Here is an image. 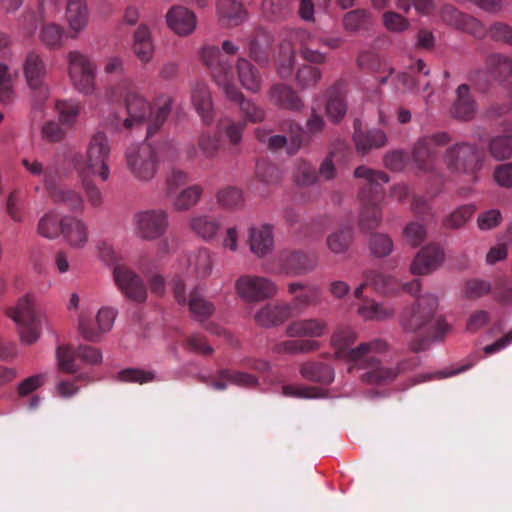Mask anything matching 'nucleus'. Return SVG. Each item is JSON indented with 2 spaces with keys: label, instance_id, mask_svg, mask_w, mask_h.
<instances>
[{
  "label": "nucleus",
  "instance_id": "nucleus-60",
  "mask_svg": "<svg viewBox=\"0 0 512 512\" xmlns=\"http://www.w3.org/2000/svg\"><path fill=\"white\" fill-rule=\"evenodd\" d=\"M257 176L260 182L267 186L276 185L281 180L278 168L264 161L257 163Z\"/></svg>",
  "mask_w": 512,
  "mask_h": 512
},
{
  "label": "nucleus",
  "instance_id": "nucleus-51",
  "mask_svg": "<svg viewBox=\"0 0 512 512\" xmlns=\"http://www.w3.org/2000/svg\"><path fill=\"white\" fill-rule=\"evenodd\" d=\"M321 75L322 73L319 68L304 64L297 69L295 81L300 89H308L317 85Z\"/></svg>",
  "mask_w": 512,
  "mask_h": 512
},
{
  "label": "nucleus",
  "instance_id": "nucleus-54",
  "mask_svg": "<svg viewBox=\"0 0 512 512\" xmlns=\"http://www.w3.org/2000/svg\"><path fill=\"white\" fill-rule=\"evenodd\" d=\"M59 119L63 124L73 125L81 112V105L73 100H58L55 103Z\"/></svg>",
  "mask_w": 512,
  "mask_h": 512
},
{
  "label": "nucleus",
  "instance_id": "nucleus-8",
  "mask_svg": "<svg viewBox=\"0 0 512 512\" xmlns=\"http://www.w3.org/2000/svg\"><path fill=\"white\" fill-rule=\"evenodd\" d=\"M378 354H369V356L359 361L355 366L365 369L361 379L368 384H387L394 381L398 375L414 369L418 365L416 357L408 360H403L395 366H387L382 364L377 358Z\"/></svg>",
  "mask_w": 512,
  "mask_h": 512
},
{
  "label": "nucleus",
  "instance_id": "nucleus-27",
  "mask_svg": "<svg viewBox=\"0 0 512 512\" xmlns=\"http://www.w3.org/2000/svg\"><path fill=\"white\" fill-rule=\"evenodd\" d=\"M62 236L64 241L73 249L84 248L89 241L87 225L80 219L65 216Z\"/></svg>",
  "mask_w": 512,
  "mask_h": 512
},
{
  "label": "nucleus",
  "instance_id": "nucleus-38",
  "mask_svg": "<svg viewBox=\"0 0 512 512\" xmlns=\"http://www.w3.org/2000/svg\"><path fill=\"white\" fill-rule=\"evenodd\" d=\"M269 95L271 101L282 108L299 110L302 107L301 99L290 86L276 84L271 88Z\"/></svg>",
  "mask_w": 512,
  "mask_h": 512
},
{
  "label": "nucleus",
  "instance_id": "nucleus-17",
  "mask_svg": "<svg viewBox=\"0 0 512 512\" xmlns=\"http://www.w3.org/2000/svg\"><path fill=\"white\" fill-rule=\"evenodd\" d=\"M328 323L325 319L310 317L291 321L285 328L289 338L310 339L321 338L328 332Z\"/></svg>",
  "mask_w": 512,
  "mask_h": 512
},
{
  "label": "nucleus",
  "instance_id": "nucleus-48",
  "mask_svg": "<svg viewBox=\"0 0 512 512\" xmlns=\"http://www.w3.org/2000/svg\"><path fill=\"white\" fill-rule=\"evenodd\" d=\"M319 44L317 43V37L306 35L301 39L300 55L301 57L310 63L323 64L326 62V56L324 53L318 50Z\"/></svg>",
  "mask_w": 512,
  "mask_h": 512
},
{
  "label": "nucleus",
  "instance_id": "nucleus-32",
  "mask_svg": "<svg viewBox=\"0 0 512 512\" xmlns=\"http://www.w3.org/2000/svg\"><path fill=\"white\" fill-rule=\"evenodd\" d=\"M217 13L220 22L231 27L240 25L247 17L242 4L235 0H218Z\"/></svg>",
  "mask_w": 512,
  "mask_h": 512
},
{
  "label": "nucleus",
  "instance_id": "nucleus-61",
  "mask_svg": "<svg viewBox=\"0 0 512 512\" xmlns=\"http://www.w3.org/2000/svg\"><path fill=\"white\" fill-rule=\"evenodd\" d=\"M370 250L377 257L387 256L393 250V242L387 235L375 234L370 239Z\"/></svg>",
  "mask_w": 512,
  "mask_h": 512
},
{
  "label": "nucleus",
  "instance_id": "nucleus-5",
  "mask_svg": "<svg viewBox=\"0 0 512 512\" xmlns=\"http://www.w3.org/2000/svg\"><path fill=\"white\" fill-rule=\"evenodd\" d=\"M8 316L17 326L20 341L25 345H33L42 334V324L46 317L37 313L32 295H24L8 310Z\"/></svg>",
  "mask_w": 512,
  "mask_h": 512
},
{
  "label": "nucleus",
  "instance_id": "nucleus-53",
  "mask_svg": "<svg viewBox=\"0 0 512 512\" xmlns=\"http://www.w3.org/2000/svg\"><path fill=\"white\" fill-rule=\"evenodd\" d=\"M358 313L365 320H383L392 317L394 310L374 301H366L359 306Z\"/></svg>",
  "mask_w": 512,
  "mask_h": 512
},
{
  "label": "nucleus",
  "instance_id": "nucleus-15",
  "mask_svg": "<svg viewBox=\"0 0 512 512\" xmlns=\"http://www.w3.org/2000/svg\"><path fill=\"white\" fill-rule=\"evenodd\" d=\"M116 317L117 310L108 306L101 307L94 320L81 314L78 319L79 332L86 340L97 341L112 329Z\"/></svg>",
  "mask_w": 512,
  "mask_h": 512
},
{
  "label": "nucleus",
  "instance_id": "nucleus-43",
  "mask_svg": "<svg viewBox=\"0 0 512 512\" xmlns=\"http://www.w3.org/2000/svg\"><path fill=\"white\" fill-rule=\"evenodd\" d=\"M295 63V50L290 41H283L279 46L276 58V71L281 78H288L292 74Z\"/></svg>",
  "mask_w": 512,
  "mask_h": 512
},
{
  "label": "nucleus",
  "instance_id": "nucleus-34",
  "mask_svg": "<svg viewBox=\"0 0 512 512\" xmlns=\"http://www.w3.org/2000/svg\"><path fill=\"white\" fill-rule=\"evenodd\" d=\"M229 384L238 386H253L256 384V378L252 375L238 371L222 370L216 378L209 382V385L215 390H225Z\"/></svg>",
  "mask_w": 512,
  "mask_h": 512
},
{
  "label": "nucleus",
  "instance_id": "nucleus-26",
  "mask_svg": "<svg viewBox=\"0 0 512 512\" xmlns=\"http://www.w3.org/2000/svg\"><path fill=\"white\" fill-rule=\"evenodd\" d=\"M292 316V308L286 303H269L259 309L254 319L260 326L273 327Z\"/></svg>",
  "mask_w": 512,
  "mask_h": 512
},
{
  "label": "nucleus",
  "instance_id": "nucleus-41",
  "mask_svg": "<svg viewBox=\"0 0 512 512\" xmlns=\"http://www.w3.org/2000/svg\"><path fill=\"white\" fill-rule=\"evenodd\" d=\"M486 69L496 80L510 79L512 77V58L501 54H492L486 59Z\"/></svg>",
  "mask_w": 512,
  "mask_h": 512
},
{
  "label": "nucleus",
  "instance_id": "nucleus-21",
  "mask_svg": "<svg viewBox=\"0 0 512 512\" xmlns=\"http://www.w3.org/2000/svg\"><path fill=\"white\" fill-rule=\"evenodd\" d=\"M180 265L186 267L187 273L196 279H206L213 271V254L207 248H200L191 252Z\"/></svg>",
  "mask_w": 512,
  "mask_h": 512
},
{
  "label": "nucleus",
  "instance_id": "nucleus-9",
  "mask_svg": "<svg viewBox=\"0 0 512 512\" xmlns=\"http://www.w3.org/2000/svg\"><path fill=\"white\" fill-rule=\"evenodd\" d=\"M68 76L73 87L84 95H92L96 90V64L79 51H70L66 56Z\"/></svg>",
  "mask_w": 512,
  "mask_h": 512
},
{
  "label": "nucleus",
  "instance_id": "nucleus-19",
  "mask_svg": "<svg viewBox=\"0 0 512 512\" xmlns=\"http://www.w3.org/2000/svg\"><path fill=\"white\" fill-rule=\"evenodd\" d=\"M444 260L443 248L437 244H429L423 247L414 257L410 270L412 274L428 275L437 270Z\"/></svg>",
  "mask_w": 512,
  "mask_h": 512
},
{
  "label": "nucleus",
  "instance_id": "nucleus-30",
  "mask_svg": "<svg viewBox=\"0 0 512 512\" xmlns=\"http://www.w3.org/2000/svg\"><path fill=\"white\" fill-rule=\"evenodd\" d=\"M477 112V105L470 95L469 86L461 84L456 90V100L454 101L451 113L453 117L468 121L471 120Z\"/></svg>",
  "mask_w": 512,
  "mask_h": 512
},
{
  "label": "nucleus",
  "instance_id": "nucleus-23",
  "mask_svg": "<svg viewBox=\"0 0 512 512\" xmlns=\"http://www.w3.org/2000/svg\"><path fill=\"white\" fill-rule=\"evenodd\" d=\"M288 291L290 294H295L290 305L292 311L303 312L309 307L320 305L322 302L321 291L314 285L293 282L288 285Z\"/></svg>",
  "mask_w": 512,
  "mask_h": 512
},
{
  "label": "nucleus",
  "instance_id": "nucleus-10",
  "mask_svg": "<svg viewBox=\"0 0 512 512\" xmlns=\"http://www.w3.org/2000/svg\"><path fill=\"white\" fill-rule=\"evenodd\" d=\"M126 162L129 171L140 181H149L157 173V156L148 143L132 145L126 151Z\"/></svg>",
  "mask_w": 512,
  "mask_h": 512
},
{
  "label": "nucleus",
  "instance_id": "nucleus-29",
  "mask_svg": "<svg viewBox=\"0 0 512 512\" xmlns=\"http://www.w3.org/2000/svg\"><path fill=\"white\" fill-rule=\"evenodd\" d=\"M66 21L72 37H77L86 29L89 22V11L85 0H68Z\"/></svg>",
  "mask_w": 512,
  "mask_h": 512
},
{
  "label": "nucleus",
  "instance_id": "nucleus-45",
  "mask_svg": "<svg viewBox=\"0 0 512 512\" xmlns=\"http://www.w3.org/2000/svg\"><path fill=\"white\" fill-rule=\"evenodd\" d=\"M39 38L42 44L50 49L60 48L65 39L64 28L56 23H47L42 26Z\"/></svg>",
  "mask_w": 512,
  "mask_h": 512
},
{
  "label": "nucleus",
  "instance_id": "nucleus-58",
  "mask_svg": "<svg viewBox=\"0 0 512 512\" xmlns=\"http://www.w3.org/2000/svg\"><path fill=\"white\" fill-rule=\"evenodd\" d=\"M201 154L208 159L214 158L220 149V138L209 132H203L198 139Z\"/></svg>",
  "mask_w": 512,
  "mask_h": 512
},
{
  "label": "nucleus",
  "instance_id": "nucleus-55",
  "mask_svg": "<svg viewBox=\"0 0 512 512\" xmlns=\"http://www.w3.org/2000/svg\"><path fill=\"white\" fill-rule=\"evenodd\" d=\"M382 23L392 33H403L410 28V21L404 15L388 10L382 15Z\"/></svg>",
  "mask_w": 512,
  "mask_h": 512
},
{
  "label": "nucleus",
  "instance_id": "nucleus-52",
  "mask_svg": "<svg viewBox=\"0 0 512 512\" xmlns=\"http://www.w3.org/2000/svg\"><path fill=\"white\" fill-rule=\"evenodd\" d=\"M371 22V13L366 9H355L347 12L343 18V26L345 30L355 32Z\"/></svg>",
  "mask_w": 512,
  "mask_h": 512
},
{
  "label": "nucleus",
  "instance_id": "nucleus-2",
  "mask_svg": "<svg viewBox=\"0 0 512 512\" xmlns=\"http://www.w3.org/2000/svg\"><path fill=\"white\" fill-rule=\"evenodd\" d=\"M201 55L203 62L209 67L215 83L229 100L239 105L245 119L252 123L263 121L264 109L243 96L235 85L234 73L230 64L223 58L219 49L213 46L204 47Z\"/></svg>",
  "mask_w": 512,
  "mask_h": 512
},
{
  "label": "nucleus",
  "instance_id": "nucleus-40",
  "mask_svg": "<svg viewBox=\"0 0 512 512\" xmlns=\"http://www.w3.org/2000/svg\"><path fill=\"white\" fill-rule=\"evenodd\" d=\"M353 242V231L345 226L331 232L326 238V246L335 255L345 254Z\"/></svg>",
  "mask_w": 512,
  "mask_h": 512
},
{
  "label": "nucleus",
  "instance_id": "nucleus-62",
  "mask_svg": "<svg viewBox=\"0 0 512 512\" xmlns=\"http://www.w3.org/2000/svg\"><path fill=\"white\" fill-rule=\"evenodd\" d=\"M458 30L471 34L475 37L482 38L487 34V29L485 26L473 16L464 14L459 26Z\"/></svg>",
  "mask_w": 512,
  "mask_h": 512
},
{
  "label": "nucleus",
  "instance_id": "nucleus-49",
  "mask_svg": "<svg viewBox=\"0 0 512 512\" xmlns=\"http://www.w3.org/2000/svg\"><path fill=\"white\" fill-rule=\"evenodd\" d=\"M218 129L230 145L237 146L242 140L245 124L236 122L230 118H225L219 121Z\"/></svg>",
  "mask_w": 512,
  "mask_h": 512
},
{
  "label": "nucleus",
  "instance_id": "nucleus-42",
  "mask_svg": "<svg viewBox=\"0 0 512 512\" xmlns=\"http://www.w3.org/2000/svg\"><path fill=\"white\" fill-rule=\"evenodd\" d=\"M300 374L303 378L314 381L329 384L334 379V372L332 368L326 364L318 362H306L300 367Z\"/></svg>",
  "mask_w": 512,
  "mask_h": 512
},
{
  "label": "nucleus",
  "instance_id": "nucleus-20",
  "mask_svg": "<svg viewBox=\"0 0 512 512\" xmlns=\"http://www.w3.org/2000/svg\"><path fill=\"white\" fill-rule=\"evenodd\" d=\"M114 279L119 289L131 300L143 302L147 293L141 279L131 270L124 266H116Z\"/></svg>",
  "mask_w": 512,
  "mask_h": 512
},
{
  "label": "nucleus",
  "instance_id": "nucleus-11",
  "mask_svg": "<svg viewBox=\"0 0 512 512\" xmlns=\"http://www.w3.org/2000/svg\"><path fill=\"white\" fill-rule=\"evenodd\" d=\"M438 307L434 295H425L407 307L401 315V326L407 332H416L432 323Z\"/></svg>",
  "mask_w": 512,
  "mask_h": 512
},
{
  "label": "nucleus",
  "instance_id": "nucleus-31",
  "mask_svg": "<svg viewBox=\"0 0 512 512\" xmlns=\"http://www.w3.org/2000/svg\"><path fill=\"white\" fill-rule=\"evenodd\" d=\"M281 264L285 273L289 275H303L312 271L316 266L314 259L299 251L283 254Z\"/></svg>",
  "mask_w": 512,
  "mask_h": 512
},
{
  "label": "nucleus",
  "instance_id": "nucleus-25",
  "mask_svg": "<svg viewBox=\"0 0 512 512\" xmlns=\"http://www.w3.org/2000/svg\"><path fill=\"white\" fill-rule=\"evenodd\" d=\"M190 231L205 242L215 240L222 229L221 220L209 214H195L188 221Z\"/></svg>",
  "mask_w": 512,
  "mask_h": 512
},
{
  "label": "nucleus",
  "instance_id": "nucleus-16",
  "mask_svg": "<svg viewBox=\"0 0 512 512\" xmlns=\"http://www.w3.org/2000/svg\"><path fill=\"white\" fill-rule=\"evenodd\" d=\"M23 76L27 86L36 92L40 98L48 97V88L45 84L47 65L42 56L36 51H30L22 64Z\"/></svg>",
  "mask_w": 512,
  "mask_h": 512
},
{
  "label": "nucleus",
  "instance_id": "nucleus-44",
  "mask_svg": "<svg viewBox=\"0 0 512 512\" xmlns=\"http://www.w3.org/2000/svg\"><path fill=\"white\" fill-rule=\"evenodd\" d=\"M202 188L199 185H191L173 195L172 206L176 211H187L195 206L202 196Z\"/></svg>",
  "mask_w": 512,
  "mask_h": 512
},
{
  "label": "nucleus",
  "instance_id": "nucleus-12",
  "mask_svg": "<svg viewBox=\"0 0 512 512\" xmlns=\"http://www.w3.org/2000/svg\"><path fill=\"white\" fill-rule=\"evenodd\" d=\"M168 225V213L163 209L140 211L133 217L135 235L143 240H156L162 237Z\"/></svg>",
  "mask_w": 512,
  "mask_h": 512
},
{
  "label": "nucleus",
  "instance_id": "nucleus-3",
  "mask_svg": "<svg viewBox=\"0 0 512 512\" xmlns=\"http://www.w3.org/2000/svg\"><path fill=\"white\" fill-rule=\"evenodd\" d=\"M356 178L364 179L361 192L362 209L360 223L364 228H372L380 221L379 204L383 199L382 184L388 183V176L381 171L359 166L354 171Z\"/></svg>",
  "mask_w": 512,
  "mask_h": 512
},
{
  "label": "nucleus",
  "instance_id": "nucleus-46",
  "mask_svg": "<svg viewBox=\"0 0 512 512\" xmlns=\"http://www.w3.org/2000/svg\"><path fill=\"white\" fill-rule=\"evenodd\" d=\"M56 364L61 372L75 374L79 368L75 362V353L72 346L67 344L58 345L56 348Z\"/></svg>",
  "mask_w": 512,
  "mask_h": 512
},
{
  "label": "nucleus",
  "instance_id": "nucleus-14",
  "mask_svg": "<svg viewBox=\"0 0 512 512\" xmlns=\"http://www.w3.org/2000/svg\"><path fill=\"white\" fill-rule=\"evenodd\" d=\"M444 161L452 173L474 175L481 167L480 153L476 147L468 144H456L447 150Z\"/></svg>",
  "mask_w": 512,
  "mask_h": 512
},
{
  "label": "nucleus",
  "instance_id": "nucleus-63",
  "mask_svg": "<svg viewBox=\"0 0 512 512\" xmlns=\"http://www.w3.org/2000/svg\"><path fill=\"white\" fill-rule=\"evenodd\" d=\"M293 178L299 185H310L316 181V173L309 163L301 161L294 168Z\"/></svg>",
  "mask_w": 512,
  "mask_h": 512
},
{
  "label": "nucleus",
  "instance_id": "nucleus-50",
  "mask_svg": "<svg viewBox=\"0 0 512 512\" xmlns=\"http://www.w3.org/2000/svg\"><path fill=\"white\" fill-rule=\"evenodd\" d=\"M488 150L496 160L509 159L512 156V135H500L493 137Z\"/></svg>",
  "mask_w": 512,
  "mask_h": 512
},
{
  "label": "nucleus",
  "instance_id": "nucleus-36",
  "mask_svg": "<svg viewBox=\"0 0 512 512\" xmlns=\"http://www.w3.org/2000/svg\"><path fill=\"white\" fill-rule=\"evenodd\" d=\"M320 344L316 340L292 338L276 343L272 351L278 354H306L317 351Z\"/></svg>",
  "mask_w": 512,
  "mask_h": 512
},
{
  "label": "nucleus",
  "instance_id": "nucleus-18",
  "mask_svg": "<svg viewBox=\"0 0 512 512\" xmlns=\"http://www.w3.org/2000/svg\"><path fill=\"white\" fill-rule=\"evenodd\" d=\"M449 141V135L444 132L421 138L413 150L414 161L418 167L423 170L431 169L435 157V149Z\"/></svg>",
  "mask_w": 512,
  "mask_h": 512
},
{
  "label": "nucleus",
  "instance_id": "nucleus-33",
  "mask_svg": "<svg viewBox=\"0 0 512 512\" xmlns=\"http://www.w3.org/2000/svg\"><path fill=\"white\" fill-rule=\"evenodd\" d=\"M192 103L197 113L205 124L213 120V104L208 87L205 84H197L192 91Z\"/></svg>",
  "mask_w": 512,
  "mask_h": 512
},
{
  "label": "nucleus",
  "instance_id": "nucleus-7",
  "mask_svg": "<svg viewBox=\"0 0 512 512\" xmlns=\"http://www.w3.org/2000/svg\"><path fill=\"white\" fill-rule=\"evenodd\" d=\"M21 163L31 175L42 179L50 198L55 203L64 204L71 210L83 208L81 196L77 192L57 184L51 171L45 168L40 161L34 158H24Z\"/></svg>",
  "mask_w": 512,
  "mask_h": 512
},
{
  "label": "nucleus",
  "instance_id": "nucleus-28",
  "mask_svg": "<svg viewBox=\"0 0 512 512\" xmlns=\"http://www.w3.org/2000/svg\"><path fill=\"white\" fill-rule=\"evenodd\" d=\"M132 51L142 64H148L153 60L155 46L148 26L140 25L134 31Z\"/></svg>",
  "mask_w": 512,
  "mask_h": 512
},
{
  "label": "nucleus",
  "instance_id": "nucleus-35",
  "mask_svg": "<svg viewBox=\"0 0 512 512\" xmlns=\"http://www.w3.org/2000/svg\"><path fill=\"white\" fill-rule=\"evenodd\" d=\"M238 79L244 89L257 93L261 88V76L256 67L244 58H239L236 63Z\"/></svg>",
  "mask_w": 512,
  "mask_h": 512
},
{
  "label": "nucleus",
  "instance_id": "nucleus-37",
  "mask_svg": "<svg viewBox=\"0 0 512 512\" xmlns=\"http://www.w3.org/2000/svg\"><path fill=\"white\" fill-rule=\"evenodd\" d=\"M64 217L54 211L46 212L38 221L37 234L43 238L54 240L62 235Z\"/></svg>",
  "mask_w": 512,
  "mask_h": 512
},
{
  "label": "nucleus",
  "instance_id": "nucleus-56",
  "mask_svg": "<svg viewBox=\"0 0 512 512\" xmlns=\"http://www.w3.org/2000/svg\"><path fill=\"white\" fill-rule=\"evenodd\" d=\"M155 378L156 376L154 372L135 368L123 369L117 374V379L121 382L138 384L152 382Z\"/></svg>",
  "mask_w": 512,
  "mask_h": 512
},
{
  "label": "nucleus",
  "instance_id": "nucleus-64",
  "mask_svg": "<svg viewBox=\"0 0 512 512\" xmlns=\"http://www.w3.org/2000/svg\"><path fill=\"white\" fill-rule=\"evenodd\" d=\"M188 174L182 170H172L166 179V194L168 197L175 195L178 190L188 183Z\"/></svg>",
  "mask_w": 512,
  "mask_h": 512
},
{
  "label": "nucleus",
  "instance_id": "nucleus-22",
  "mask_svg": "<svg viewBox=\"0 0 512 512\" xmlns=\"http://www.w3.org/2000/svg\"><path fill=\"white\" fill-rule=\"evenodd\" d=\"M247 244L257 257H264L273 250V227L269 224L252 225L248 229Z\"/></svg>",
  "mask_w": 512,
  "mask_h": 512
},
{
  "label": "nucleus",
  "instance_id": "nucleus-13",
  "mask_svg": "<svg viewBox=\"0 0 512 512\" xmlns=\"http://www.w3.org/2000/svg\"><path fill=\"white\" fill-rule=\"evenodd\" d=\"M235 290L241 299L248 303H257L272 298L277 294V286L270 279L243 275L235 282Z\"/></svg>",
  "mask_w": 512,
  "mask_h": 512
},
{
  "label": "nucleus",
  "instance_id": "nucleus-1",
  "mask_svg": "<svg viewBox=\"0 0 512 512\" xmlns=\"http://www.w3.org/2000/svg\"><path fill=\"white\" fill-rule=\"evenodd\" d=\"M122 96L128 114L123 121V126L131 128L143 123L150 116L151 122L147 129L148 135H152L160 128L172 108L170 100H166L152 112L150 103L140 94L129 79L119 81L117 84L108 87L105 92V98L110 102L118 101Z\"/></svg>",
  "mask_w": 512,
  "mask_h": 512
},
{
  "label": "nucleus",
  "instance_id": "nucleus-4",
  "mask_svg": "<svg viewBox=\"0 0 512 512\" xmlns=\"http://www.w3.org/2000/svg\"><path fill=\"white\" fill-rule=\"evenodd\" d=\"M356 340L355 332L349 327L337 328L331 336V346L337 359L356 364L366 359L369 354H384L388 351V344L382 339L363 342L352 348Z\"/></svg>",
  "mask_w": 512,
  "mask_h": 512
},
{
  "label": "nucleus",
  "instance_id": "nucleus-47",
  "mask_svg": "<svg viewBox=\"0 0 512 512\" xmlns=\"http://www.w3.org/2000/svg\"><path fill=\"white\" fill-rule=\"evenodd\" d=\"M217 203L225 209H237L243 206L244 196L241 189L228 186L220 189L216 194Z\"/></svg>",
  "mask_w": 512,
  "mask_h": 512
},
{
  "label": "nucleus",
  "instance_id": "nucleus-57",
  "mask_svg": "<svg viewBox=\"0 0 512 512\" xmlns=\"http://www.w3.org/2000/svg\"><path fill=\"white\" fill-rule=\"evenodd\" d=\"M326 112L331 121H340L347 112V104L344 97L338 93H331L327 101Z\"/></svg>",
  "mask_w": 512,
  "mask_h": 512
},
{
  "label": "nucleus",
  "instance_id": "nucleus-24",
  "mask_svg": "<svg viewBox=\"0 0 512 512\" xmlns=\"http://www.w3.org/2000/svg\"><path fill=\"white\" fill-rule=\"evenodd\" d=\"M168 27L179 36H187L196 29L195 14L183 6H173L166 13Z\"/></svg>",
  "mask_w": 512,
  "mask_h": 512
},
{
  "label": "nucleus",
  "instance_id": "nucleus-6",
  "mask_svg": "<svg viewBox=\"0 0 512 512\" xmlns=\"http://www.w3.org/2000/svg\"><path fill=\"white\" fill-rule=\"evenodd\" d=\"M111 148L103 132L95 133L89 140L82 162L78 165L80 177L94 176L105 182L110 177L109 157Z\"/></svg>",
  "mask_w": 512,
  "mask_h": 512
},
{
  "label": "nucleus",
  "instance_id": "nucleus-39",
  "mask_svg": "<svg viewBox=\"0 0 512 512\" xmlns=\"http://www.w3.org/2000/svg\"><path fill=\"white\" fill-rule=\"evenodd\" d=\"M358 152L365 154L374 148L383 147L387 142L386 134L381 130L363 132L356 130L353 136Z\"/></svg>",
  "mask_w": 512,
  "mask_h": 512
},
{
  "label": "nucleus",
  "instance_id": "nucleus-59",
  "mask_svg": "<svg viewBox=\"0 0 512 512\" xmlns=\"http://www.w3.org/2000/svg\"><path fill=\"white\" fill-rule=\"evenodd\" d=\"M191 313L197 318H205L212 314L213 305L197 292H192L188 301Z\"/></svg>",
  "mask_w": 512,
  "mask_h": 512
}]
</instances>
